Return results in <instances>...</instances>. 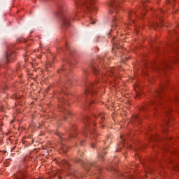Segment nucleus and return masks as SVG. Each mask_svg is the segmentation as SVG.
<instances>
[{
	"mask_svg": "<svg viewBox=\"0 0 179 179\" xmlns=\"http://www.w3.org/2000/svg\"><path fill=\"white\" fill-rule=\"evenodd\" d=\"M169 35L171 37L173 36L176 42L169 45L166 49H163L157 46L153 47V51L157 55H162L166 51L173 54V55H170L171 58L169 60L158 59L149 64H145L143 68V72L145 76L149 75V69H152V71H164V69L173 68V64L179 62V25H177L176 29L172 32H170Z\"/></svg>",
	"mask_w": 179,
	"mask_h": 179,
	"instance_id": "obj_1",
	"label": "nucleus"
},
{
	"mask_svg": "<svg viewBox=\"0 0 179 179\" xmlns=\"http://www.w3.org/2000/svg\"><path fill=\"white\" fill-rule=\"evenodd\" d=\"M124 0H110L108 3L109 12L113 16V22L111 24L112 29H110V32L108 34V38H111L110 41L113 45V50H114V48L118 50L120 47H121V41L117 38V15H118V12L120 9H121V6Z\"/></svg>",
	"mask_w": 179,
	"mask_h": 179,
	"instance_id": "obj_2",
	"label": "nucleus"
},
{
	"mask_svg": "<svg viewBox=\"0 0 179 179\" xmlns=\"http://www.w3.org/2000/svg\"><path fill=\"white\" fill-rule=\"evenodd\" d=\"M96 120H99V124L101 125V128L106 127L104 122H106V118L104 117V113H99L98 117L96 115L85 116L84 123L85 124V127L82 132V135L87 138L90 136V139H94L95 141H99V134L96 131Z\"/></svg>",
	"mask_w": 179,
	"mask_h": 179,
	"instance_id": "obj_3",
	"label": "nucleus"
},
{
	"mask_svg": "<svg viewBox=\"0 0 179 179\" xmlns=\"http://www.w3.org/2000/svg\"><path fill=\"white\" fill-rule=\"evenodd\" d=\"M106 62V59L101 58L96 61H93L91 62V66L92 68L93 73L96 76H111L113 79H115L117 76V70L114 67L108 68L107 66H103V64Z\"/></svg>",
	"mask_w": 179,
	"mask_h": 179,
	"instance_id": "obj_4",
	"label": "nucleus"
},
{
	"mask_svg": "<svg viewBox=\"0 0 179 179\" xmlns=\"http://www.w3.org/2000/svg\"><path fill=\"white\" fill-rule=\"evenodd\" d=\"M101 86V83L96 79L94 83H85V91L84 93L85 108L90 107L94 104V99L97 96V89Z\"/></svg>",
	"mask_w": 179,
	"mask_h": 179,
	"instance_id": "obj_5",
	"label": "nucleus"
},
{
	"mask_svg": "<svg viewBox=\"0 0 179 179\" xmlns=\"http://www.w3.org/2000/svg\"><path fill=\"white\" fill-rule=\"evenodd\" d=\"M78 127L76 124H73L71 125V129H66V134L58 133L60 138V150L64 153L68 152V147L65 145V143H71L76 139L78 136Z\"/></svg>",
	"mask_w": 179,
	"mask_h": 179,
	"instance_id": "obj_6",
	"label": "nucleus"
},
{
	"mask_svg": "<svg viewBox=\"0 0 179 179\" xmlns=\"http://www.w3.org/2000/svg\"><path fill=\"white\" fill-rule=\"evenodd\" d=\"M83 156H85V153L78 150V154L73 159L74 162L78 163L79 164H83L85 170H86L87 173H89L90 170H95V172H92V174H96V173H97V175L95 176L96 179H103V178H101V173H103V169L99 166V165L96 162L85 163L83 162Z\"/></svg>",
	"mask_w": 179,
	"mask_h": 179,
	"instance_id": "obj_7",
	"label": "nucleus"
},
{
	"mask_svg": "<svg viewBox=\"0 0 179 179\" xmlns=\"http://www.w3.org/2000/svg\"><path fill=\"white\" fill-rule=\"evenodd\" d=\"M77 8L76 16L83 17V13H93L97 12V8L95 6L96 0H74Z\"/></svg>",
	"mask_w": 179,
	"mask_h": 179,
	"instance_id": "obj_8",
	"label": "nucleus"
},
{
	"mask_svg": "<svg viewBox=\"0 0 179 179\" xmlns=\"http://www.w3.org/2000/svg\"><path fill=\"white\" fill-rule=\"evenodd\" d=\"M164 157H166V155H167L166 159L165 158L166 163H169V164L172 165L173 169H177L179 166V149L173 148L168 145L164 147Z\"/></svg>",
	"mask_w": 179,
	"mask_h": 179,
	"instance_id": "obj_9",
	"label": "nucleus"
},
{
	"mask_svg": "<svg viewBox=\"0 0 179 179\" xmlns=\"http://www.w3.org/2000/svg\"><path fill=\"white\" fill-rule=\"evenodd\" d=\"M56 15H57L61 20L62 29H68V27H71V20H73V18L71 17V15L67 14L65 12V7L59 4L57 6Z\"/></svg>",
	"mask_w": 179,
	"mask_h": 179,
	"instance_id": "obj_10",
	"label": "nucleus"
},
{
	"mask_svg": "<svg viewBox=\"0 0 179 179\" xmlns=\"http://www.w3.org/2000/svg\"><path fill=\"white\" fill-rule=\"evenodd\" d=\"M143 6H139L136 11H134V10H130L128 13V20L129 21V23H135V20L134 18L136 16H138V15H141V16H145L146 15V12H148V10H146L145 3H142Z\"/></svg>",
	"mask_w": 179,
	"mask_h": 179,
	"instance_id": "obj_11",
	"label": "nucleus"
},
{
	"mask_svg": "<svg viewBox=\"0 0 179 179\" xmlns=\"http://www.w3.org/2000/svg\"><path fill=\"white\" fill-rule=\"evenodd\" d=\"M66 106H69L68 101L65 99H61L60 103L59 104V108H60L61 113H64V117L62 119L63 121H66L67 118V115L69 117H72V111L66 110Z\"/></svg>",
	"mask_w": 179,
	"mask_h": 179,
	"instance_id": "obj_12",
	"label": "nucleus"
},
{
	"mask_svg": "<svg viewBox=\"0 0 179 179\" xmlns=\"http://www.w3.org/2000/svg\"><path fill=\"white\" fill-rule=\"evenodd\" d=\"M75 85V82L71 78H68L66 83L63 84L61 87V92H58L55 94H59V96H57L59 99H62V96L64 94H68V86H73Z\"/></svg>",
	"mask_w": 179,
	"mask_h": 179,
	"instance_id": "obj_13",
	"label": "nucleus"
},
{
	"mask_svg": "<svg viewBox=\"0 0 179 179\" xmlns=\"http://www.w3.org/2000/svg\"><path fill=\"white\" fill-rule=\"evenodd\" d=\"M164 15V10L162 9L158 10L156 17L159 20V22H160V24L157 22H154L152 24V29L155 30H159V29H162L164 26V24L163 22V17H162V15Z\"/></svg>",
	"mask_w": 179,
	"mask_h": 179,
	"instance_id": "obj_14",
	"label": "nucleus"
},
{
	"mask_svg": "<svg viewBox=\"0 0 179 179\" xmlns=\"http://www.w3.org/2000/svg\"><path fill=\"white\" fill-rule=\"evenodd\" d=\"M16 52L8 49V51L6 53V64H10V62H15V60L16 59Z\"/></svg>",
	"mask_w": 179,
	"mask_h": 179,
	"instance_id": "obj_15",
	"label": "nucleus"
},
{
	"mask_svg": "<svg viewBox=\"0 0 179 179\" xmlns=\"http://www.w3.org/2000/svg\"><path fill=\"white\" fill-rule=\"evenodd\" d=\"M156 160H157V157L155 155L147 159L143 164V167H145V169L150 170L151 166L152 165L153 163H156Z\"/></svg>",
	"mask_w": 179,
	"mask_h": 179,
	"instance_id": "obj_16",
	"label": "nucleus"
},
{
	"mask_svg": "<svg viewBox=\"0 0 179 179\" xmlns=\"http://www.w3.org/2000/svg\"><path fill=\"white\" fill-rule=\"evenodd\" d=\"M162 141H166V142H169V141H173V137H170V136H167L166 137H164L162 138L159 136H154L150 138V144L152 145V142H160Z\"/></svg>",
	"mask_w": 179,
	"mask_h": 179,
	"instance_id": "obj_17",
	"label": "nucleus"
},
{
	"mask_svg": "<svg viewBox=\"0 0 179 179\" xmlns=\"http://www.w3.org/2000/svg\"><path fill=\"white\" fill-rule=\"evenodd\" d=\"M15 179H27V173L24 171H20L14 175Z\"/></svg>",
	"mask_w": 179,
	"mask_h": 179,
	"instance_id": "obj_18",
	"label": "nucleus"
},
{
	"mask_svg": "<svg viewBox=\"0 0 179 179\" xmlns=\"http://www.w3.org/2000/svg\"><path fill=\"white\" fill-rule=\"evenodd\" d=\"M141 122H142V119L141 118V116H139L138 115H133L130 120V124H141Z\"/></svg>",
	"mask_w": 179,
	"mask_h": 179,
	"instance_id": "obj_19",
	"label": "nucleus"
},
{
	"mask_svg": "<svg viewBox=\"0 0 179 179\" xmlns=\"http://www.w3.org/2000/svg\"><path fill=\"white\" fill-rule=\"evenodd\" d=\"M114 138V136L113 134H110L106 136V139L103 141L104 145H106V146H110L111 145V142H113V138Z\"/></svg>",
	"mask_w": 179,
	"mask_h": 179,
	"instance_id": "obj_20",
	"label": "nucleus"
},
{
	"mask_svg": "<svg viewBox=\"0 0 179 179\" xmlns=\"http://www.w3.org/2000/svg\"><path fill=\"white\" fill-rule=\"evenodd\" d=\"M45 68L48 69V72L54 69V60H48L46 63Z\"/></svg>",
	"mask_w": 179,
	"mask_h": 179,
	"instance_id": "obj_21",
	"label": "nucleus"
},
{
	"mask_svg": "<svg viewBox=\"0 0 179 179\" xmlns=\"http://www.w3.org/2000/svg\"><path fill=\"white\" fill-rule=\"evenodd\" d=\"M116 175L118 176V177H124V179H135L134 178V176H132L129 174H127V176H125V174H124V173L120 172V171H117Z\"/></svg>",
	"mask_w": 179,
	"mask_h": 179,
	"instance_id": "obj_22",
	"label": "nucleus"
},
{
	"mask_svg": "<svg viewBox=\"0 0 179 179\" xmlns=\"http://www.w3.org/2000/svg\"><path fill=\"white\" fill-rule=\"evenodd\" d=\"M104 155H107V150H106V148H103L102 152L98 155V158L100 162L104 161Z\"/></svg>",
	"mask_w": 179,
	"mask_h": 179,
	"instance_id": "obj_23",
	"label": "nucleus"
},
{
	"mask_svg": "<svg viewBox=\"0 0 179 179\" xmlns=\"http://www.w3.org/2000/svg\"><path fill=\"white\" fill-rule=\"evenodd\" d=\"M88 20H89V23L86 24V26H89V24H96V19L93 18V17L92 15H88Z\"/></svg>",
	"mask_w": 179,
	"mask_h": 179,
	"instance_id": "obj_24",
	"label": "nucleus"
},
{
	"mask_svg": "<svg viewBox=\"0 0 179 179\" xmlns=\"http://www.w3.org/2000/svg\"><path fill=\"white\" fill-rule=\"evenodd\" d=\"M61 164H62L63 166H65L66 169L71 168V164L69 163V162L66 161V159H62L61 161Z\"/></svg>",
	"mask_w": 179,
	"mask_h": 179,
	"instance_id": "obj_25",
	"label": "nucleus"
},
{
	"mask_svg": "<svg viewBox=\"0 0 179 179\" xmlns=\"http://www.w3.org/2000/svg\"><path fill=\"white\" fill-rule=\"evenodd\" d=\"M134 33L137 35L141 34V28L136 27V28H134Z\"/></svg>",
	"mask_w": 179,
	"mask_h": 179,
	"instance_id": "obj_26",
	"label": "nucleus"
},
{
	"mask_svg": "<svg viewBox=\"0 0 179 179\" xmlns=\"http://www.w3.org/2000/svg\"><path fill=\"white\" fill-rule=\"evenodd\" d=\"M80 146H86V140L83 139L79 142Z\"/></svg>",
	"mask_w": 179,
	"mask_h": 179,
	"instance_id": "obj_27",
	"label": "nucleus"
},
{
	"mask_svg": "<svg viewBox=\"0 0 179 179\" xmlns=\"http://www.w3.org/2000/svg\"><path fill=\"white\" fill-rule=\"evenodd\" d=\"M65 48L67 51H70L71 52V46L69 45V43H68L67 42L66 43Z\"/></svg>",
	"mask_w": 179,
	"mask_h": 179,
	"instance_id": "obj_28",
	"label": "nucleus"
},
{
	"mask_svg": "<svg viewBox=\"0 0 179 179\" xmlns=\"http://www.w3.org/2000/svg\"><path fill=\"white\" fill-rule=\"evenodd\" d=\"M3 165L5 167H8L9 166V159H7L4 163Z\"/></svg>",
	"mask_w": 179,
	"mask_h": 179,
	"instance_id": "obj_29",
	"label": "nucleus"
},
{
	"mask_svg": "<svg viewBox=\"0 0 179 179\" xmlns=\"http://www.w3.org/2000/svg\"><path fill=\"white\" fill-rule=\"evenodd\" d=\"M97 146V144L96 143H92V144H91V148H92V149H95V148Z\"/></svg>",
	"mask_w": 179,
	"mask_h": 179,
	"instance_id": "obj_30",
	"label": "nucleus"
},
{
	"mask_svg": "<svg viewBox=\"0 0 179 179\" xmlns=\"http://www.w3.org/2000/svg\"><path fill=\"white\" fill-rule=\"evenodd\" d=\"M12 99H13V100H16V99H17V94H14L12 96Z\"/></svg>",
	"mask_w": 179,
	"mask_h": 179,
	"instance_id": "obj_31",
	"label": "nucleus"
},
{
	"mask_svg": "<svg viewBox=\"0 0 179 179\" xmlns=\"http://www.w3.org/2000/svg\"><path fill=\"white\" fill-rule=\"evenodd\" d=\"M6 89H8V87L5 86V87H3V88L2 90H1L0 92H6Z\"/></svg>",
	"mask_w": 179,
	"mask_h": 179,
	"instance_id": "obj_32",
	"label": "nucleus"
},
{
	"mask_svg": "<svg viewBox=\"0 0 179 179\" xmlns=\"http://www.w3.org/2000/svg\"><path fill=\"white\" fill-rule=\"evenodd\" d=\"M30 55V53L29 52H27L26 54L23 55L24 57H29Z\"/></svg>",
	"mask_w": 179,
	"mask_h": 179,
	"instance_id": "obj_33",
	"label": "nucleus"
},
{
	"mask_svg": "<svg viewBox=\"0 0 179 179\" xmlns=\"http://www.w3.org/2000/svg\"><path fill=\"white\" fill-rule=\"evenodd\" d=\"M58 73H64V69H60L57 71Z\"/></svg>",
	"mask_w": 179,
	"mask_h": 179,
	"instance_id": "obj_34",
	"label": "nucleus"
},
{
	"mask_svg": "<svg viewBox=\"0 0 179 179\" xmlns=\"http://www.w3.org/2000/svg\"><path fill=\"white\" fill-rule=\"evenodd\" d=\"M165 3H166V5H170V3H171V1L168 0V1H166Z\"/></svg>",
	"mask_w": 179,
	"mask_h": 179,
	"instance_id": "obj_35",
	"label": "nucleus"
},
{
	"mask_svg": "<svg viewBox=\"0 0 179 179\" xmlns=\"http://www.w3.org/2000/svg\"><path fill=\"white\" fill-rule=\"evenodd\" d=\"M136 23V22H135V21H134V23H133L132 22H131V24H130V23H129V24H130L131 26H132V24H134V26H136V25H135Z\"/></svg>",
	"mask_w": 179,
	"mask_h": 179,
	"instance_id": "obj_36",
	"label": "nucleus"
},
{
	"mask_svg": "<svg viewBox=\"0 0 179 179\" xmlns=\"http://www.w3.org/2000/svg\"><path fill=\"white\" fill-rule=\"evenodd\" d=\"M84 176H85V174H83V173L80 174L79 178H83Z\"/></svg>",
	"mask_w": 179,
	"mask_h": 179,
	"instance_id": "obj_37",
	"label": "nucleus"
},
{
	"mask_svg": "<svg viewBox=\"0 0 179 179\" xmlns=\"http://www.w3.org/2000/svg\"><path fill=\"white\" fill-rule=\"evenodd\" d=\"M84 73H85V75H87V70H84Z\"/></svg>",
	"mask_w": 179,
	"mask_h": 179,
	"instance_id": "obj_38",
	"label": "nucleus"
},
{
	"mask_svg": "<svg viewBox=\"0 0 179 179\" xmlns=\"http://www.w3.org/2000/svg\"><path fill=\"white\" fill-rule=\"evenodd\" d=\"M15 148H16V146L13 147V148H11V151L15 150Z\"/></svg>",
	"mask_w": 179,
	"mask_h": 179,
	"instance_id": "obj_39",
	"label": "nucleus"
},
{
	"mask_svg": "<svg viewBox=\"0 0 179 179\" xmlns=\"http://www.w3.org/2000/svg\"><path fill=\"white\" fill-rule=\"evenodd\" d=\"M130 59V57H125L124 58L125 61H128V59Z\"/></svg>",
	"mask_w": 179,
	"mask_h": 179,
	"instance_id": "obj_40",
	"label": "nucleus"
},
{
	"mask_svg": "<svg viewBox=\"0 0 179 179\" xmlns=\"http://www.w3.org/2000/svg\"><path fill=\"white\" fill-rule=\"evenodd\" d=\"M120 139H122V141H124V138H122V135H120Z\"/></svg>",
	"mask_w": 179,
	"mask_h": 179,
	"instance_id": "obj_41",
	"label": "nucleus"
},
{
	"mask_svg": "<svg viewBox=\"0 0 179 179\" xmlns=\"http://www.w3.org/2000/svg\"><path fill=\"white\" fill-rule=\"evenodd\" d=\"M25 62H27V58L24 59Z\"/></svg>",
	"mask_w": 179,
	"mask_h": 179,
	"instance_id": "obj_42",
	"label": "nucleus"
},
{
	"mask_svg": "<svg viewBox=\"0 0 179 179\" xmlns=\"http://www.w3.org/2000/svg\"><path fill=\"white\" fill-rule=\"evenodd\" d=\"M38 128H41V125H39V126H38Z\"/></svg>",
	"mask_w": 179,
	"mask_h": 179,
	"instance_id": "obj_43",
	"label": "nucleus"
},
{
	"mask_svg": "<svg viewBox=\"0 0 179 179\" xmlns=\"http://www.w3.org/2000/svg\"><path fill=\"white\" fill-rule=\"evenodd\" d=\"M71 66H73V64H71Z\"/></svg>",
	"mask_w": 179,
	"mask_h": 179,
	"instance_id": "obj_44",
	"label": "nucleus"
},
{
	"mask_svg": "<svg viewBox=\"0 0 179 179\" xmlns=\"http://www.w3.org/2000/svg\"><path fill=\"white\" fill-rule=\"evenodd\" d=\"M76 146H78V143H76Z\"/></svg>",
	"mask_w": 179,
	"mask_h": 179,
	"instance_id": "obj_45",
	"label": "nucleus"
},
{
	"mask_svg": "<svg viewBox=\"0 0 179 179\" xmlns=\"http://www.w3.org/2000/svg\"><path fill=\"white\" fill-rule=\"evenodd\" d=\"M164 8H165V9H166V8H167V6H166V7H164Z\"/></svg>",
	"mask_w": 179,
	"mask_h": 179,
	"instance_id": "obj_46",
	"label": "nucleus"
},
{
	"mask_svg": "<svg viewBox=\"0 0 179 179\" xmlns=\"http://www.w3.org/2000/svg\"><path fill=\"white\" fill-rule=\"evenodd\" d=\"M157 3H160V2L157 1Z\"/></svg>",
	"mask_w": 179,
	"mask_h": 179,
	"instance_id": "obj_47",
	"label": "nucleus"
},
{
	"mask_svg": "<svg viewBox=\"0 0 179 179\" xmlns=\"http://www.w3.org/2000/svg\"><path fill=\"white\" fill-rule=\"evenodd\" d=\"M169 133V130H167V134Z\"/></svg>",
	"mask_w": 179,
	"mask_h": 179,
	"instance_id": "obj_48",
	"label": "nucleus"
},
{
	"mask_svg": "<svg viewBox=\"0 0 179 179\" xmlns=\"http://www.w3.org/2000/svg\"><path fill=\"white\" fill-rule=\"evenodd\" d=\"M0 68H1V64H0Z\"/></svg>",
	"mask_w": 179,
	"mask_h": 179,
	"instance_id": "obj_49",
	"label": "nucleus"
}]
</instances>
